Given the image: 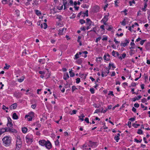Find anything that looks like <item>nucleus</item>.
I'll list each match as a JSON object with an SVG mask.
<instances>
[{
  "instance_id": "nucleus-1",
  "label": "nucleus",
  "mask_w": 150,
  "mask_h": 150,
  "mask_svg": "<svg viewBox=\"0 0 150 150\" xmlns=\"http://www.w3.org/2000/svg\"><path fill=\"white\" fill-rule=\"evenodd\" d=\"M4 144L6 146H9L11 144V138L8 136H6L2 139Z\"/></svg>"
},
{
  "instance_id": "nucleus-2",
  "label": "nucleus",
  "mask_w": 150,
  "mask_h": 150,
  "mask_svg": "<svg viewBox=\"0 0 150 150\" xmlns=\"http://www.w3.org/2000/svg\"><path fill=\"white\" fill-rule=\"evenodd\" d=\"M22 146V142L21 139L17 140L16 142V150H18Z\"/></svg>"
},
{
  "instance_id": "nucleus-3",
  "label": "nucleus",
  "mask_w": 150,
  "mask_h": 150,
  "mask_svg": "<svg viewBox=\"0 0 150 150\" xmlns=\"http://www.w3.org/2000/svg\"><path fill=\"white\" fill-rule=\"evenodd\" d=\"M45 146L47 149H50L52 147V144L49 140H47L46 141L45 143Z\"/></svg>"
},
{
  "instance_id": "nucleus-4",
  "label": "nucleus",
  "mask_w": 150,
  "mask_h": 150,
  "mask_svg": "<svg viewBox=\"0 0 150 150\" xmlns=\"http://www.w3.org/2000/svg\"><path fill=\"white\" fill-rule=\"evenodd\" d=\"M3 129L5 130V131L8 132H17L16 129L9 127H6Z\"/></svg>"
},
{
  "instance_id": "nucleus-5",
  "label": "nucleus",
  "mask_w": 150,
  "mask_h": 150,
  "mask_svg": "<svg viewBox=\"0 0 150 150\" xmlns=\"http://www.w3.org/2000/svg\"><path fill=\"white\" fill-rule=\"evenodd\" d=\"M25 141L28 144H30L33 142L32 139L28 135H27L25 137Z\"/></svg>"
},
{
  "instance_id": "nucleus-6",
  "label": "nucleus",
  "mask_w": 150,
  "mask_h": 150,
  "mask_svg": "<svg viewBox=\"0 0 150 150\" xmlns=\"http://www.w3.org/2000/svg\"><path fill=\"white\" fill-rule=\"evenodd\" d=\"M109 16V13H108L107 15H106L104 16V17L103 18L102 21H103V24L105 25H106V22L108 21V16Z\"/></svg>"
},
{
  "instance_id": "nucleus-7",
  "label": "nucleus",
  "mask_w": 150,
  "mask_h": 150,
  "mask_svg": "<svg viewBox=\"0 0 150 150\" xmlns=\"http://www.w3.org/2000/svg\"><path fill=\"white\" fill-rule=\"evenodd\" d=\"M125 42H124L123 43H121L120 46H121L125 47L126 46H127V44H128L129 42V40H127V39L125 40Z\"/></svg>"
},
{
  "instance_id": "nucleus-8",
  "label": "nucleus",
  "mask_w": 150,
  "mask_h": 150,
  "mask_svg": "<svg viewBox=\"0 0 150 150\" xmlns=\"http://www.w3.org/2000/svg\"><path fill=\"white\" fill-rule=\"evenodd\" d=\"M34 115V112H32L30 113V115L29 116V117L27 118V120L28 121H31L32 118L33 117L32 116H33Z\"/></svg>"
},
{
  "instance_id": "nucleus-9",
  "label": "nucleus",
  "mask_w": 150,
  "mask_h": 150,
  "mask_svg": "<svg viewBox=\"0 0 150 150\" xmlns=\"http://www.w3.org/2000/svg\"><path fill=\"white\" fill-rule=\"evenodd\" d=\"M46 141L45 140H41L39 141L38 143L40 145L42 146H44L45 143Z\"/></svg>"
},
{
  "instance_id": "nucleus-10",
  "label": "nucleus",
  "mask_w": 150,
  "mask_h": 150,
  "mask_svg": "<svg viewBox=\"0 0 150 150\" xmlns=\"http://www.w3.org/2000/svg\"><path fill=\"white\" fill-rule=\"evenodd\" d=\"M17 106V104L16 103H14L12 105L9 107L11 109H15L16 108Z\"/></svg>"
},
{
  "instance_id": "nucleus-11",
  "label": "nucleus",
  "mask_w": 150,
  "mask_h": 150,
  "mask_svg": "<svg viewBox=\"0 0 150 150\" xmlns=\"http://www.w3.org/2000/svg\"><path fill=\"white\" fill-rule=\"evenodd\" d=\"M69 77V74L68 72H66L64 74L63 79L65 80H67Z\"/></svg>"
},
{
  "instance_id": "nucleus-12",
  "label": "nucleus",
  "mask_w": 150,
  "mask_h": 150,
  "mask_svg": "<svg viewBox=\"0 0 150 150\" xmlns=\"http://www.w3.org/2000/svg\"><path fill=\"white\" fill-rule=\"evenodd\" d=\"M41 28H43L44 29H46L47 27V25L46 23H44L43 24H42L40 25Z\"/></svg>"
},
{
  "instance_id": "nucleus-13",
  "label": "nucleus",
  "mask_w": 150,
  "mask_h": 150,
  "mask_svg": "<svg viewBox=\"0 0 150 150\" xmlns=\"http://www.w3.org/2000/svg\"><path fill=\"white\" fill-rule=\"evenodd\" d=\"M86 23H87L89 25V26H90L91 25L92 22L91 21L90 19H89L88 18H87L86 19Z\"/></svg>"
},
{
  "instance_id": "nucleus-14",
  "label": "nucleus",
  "mask_w": 150,
  "mask_h": 150,
  "mask_svg": "<svg viewBox=\"0 0 150 150\" xmlns=\"http://www.w3.org/2000/svg\"><path fill=\"white\" fill-rule=\"evenodd\" d=\"M12 117L13 119L15 120H17L18 118V116L15 112L13 114Z\"/></svg>"
},
{
  "instance_id": "nucleus-15",
  "label": "nucleus",
  "mask_w": 150,
  "mask_h": 150,
  "mask_svg": "<svg viewBox=\"0 0 150 150\" xmlns=\"http://www.w3.org/2000/svg\"><path fill=\"white\" fill-rule=\"evenodd\" d=\"M64 29V28H62V29H59V33H58V35H63V33Z\"/></svg>"
},
{
  "instance_id": "nucleus-16",
  "label": "nucleus",
  "mask_w": 150,
  "mask_h": 150,
  "mask_svg": "<svg viewBox=\"0 0 150 150\" xmlns=\"http://www.w3.org/2000/svg\"><path fill=\"white\" fill-rule=\"evenodd\" d=\"M22 132L23 133H25L27 132V131L28 129H27V128L24 127L22 128Z\"/></svg>"
},
{
  "instance_id": "nucleus-17",
  "label": "nucleus",
  "mask_w": 150,
  "mask_h": 150,
  "mask_svg": "<svg viewBox=\"0 0 150 150\" xmlns=\"http://www.w3.org/2000/svg\"><path fill=\"white\" fill-rule=\"evenodd\" d=\"M82 13L84 14V15L83 16V17H84L85 16H86L87 17L88 16V10H86L85 13H84V12H82Z\"/></svg>"
},
{
  "instance_id": "nucleus-18",
  "label": "nucleus",
  "mask_w": 150,
  "mask_h": 150,
  "mask_svg": "<svg viewBox=\"0 0 150 150\" xmlns=\"http://www.w3.org/2000/svg\"><path fill=\"white\" fill-rule=\"evenodd\" d=\"M56 18L59 19V21H61L63 18L61 15H57Z\"/></svg>"
},
{
  "instance_id": "nucleus-19",
  "label": "nucleus",
  "mask_w": 150,
  "mask_h": 150,
  "mask_svg": "<svg viewBox=\"0 0 150 150\" xmlns=\"http://www.w3.org/2000/svg\"><path fill=\"white\" fill-rule=\"evenodd\" d=\"M45 59H40L39 60V62L40 63H42V64H44L45 63Z\"/></svg>"
},
{
  "instance_id": "nucleus-20",
  "label": "nucleus",
  "mask_w": 150,
  "mask_h": 150,
  "mask_svg": "<svg viewBox=\"0 0 150 150\" xmlns=\"http://www.w3.org/2000/svg\"><path fill=\"white\" fill-rule=\"evenodd\" d=\"M35 12L36 14L38 16H39L41 15V13L38 10H35Z\"/></svg>"
},
{
  "instance_id": "nucleus-21",
  "label": "nucleus",
  "mask_w": 150,
  "mask_h": 150,
  "mask_svg": "<svg viewBox=\"0 0 150 150\" xmlns=\"http://www.w3.org/2000/svg\"><path fill=\"white\" fill-rule=\"evenodd\" d=\"M82 62V59L81 58L77 60L76 61V63L79 64H81Z\"/></svg>"
},
{
  "instance_id": "nucleus-22",
  "label": "nucleus",
  "mask_w": 150,
  "mask_h": 150,
  "mask_svg": "<svg viewBox=\"0 0 150 150\" xmlns=\"http://www.w3.org/2000/svg\"><path fill=\"white\" fill-rule=\"evenodd\" d=\"M147 6V4L145 2L144 3V7L142 8V10L144 11H146L145 9H146V7Z\"/></svg>"
},
{
  "instance_id": "nucleus-23",
  "label": "nucleus",
  "mask_w": 150,
  "mask_h": 150,
  "mask_svg": "<svg viewBox=\"0 0 150 150\" xmlns=\"http://www.w3.org/2000/svg\"><path fill=\"white\" fill-rule=\"evenodd\" d=\"M24 79V77L22 76L21 78L18 79L17 80L18 82H21L23 81Z\"/></svg>"
},
{
  "instance_id": "nucleus-24",
  "label": "nucleus",
  "mask_w": 150,
  "mask_h": 150,
  "mask_svg": "<svg viewBox=\"0 0 150 150\" xmlns=\"http://www.w3.org/2000/svg\"><path fill=\"white\" fill-rule=\"evenodd\" d=\"M13 125V123L11 122H11H8L7 124V126L8 127H12Z\"/></svg>"
},
{
  "instance_id": "nucleus-25",
  "label": "nucleus",
  "mask_w": 150,
  "mask_h": 150,
  "mask_svg": "<svg viewBox=\"0 0 150 150\" xmlns=\"http://www.w3.org/2000/svg\"><path fill=\"white\" fill-rule=\"evenodd\" d=\"M116 57H117L118 58L120 59V60H122V58L121 56H120V54L118 52H116Z\"/></svg>"
},
{
  "instance_id": "nucleus-26",
  "label": "nucleus",
  "mask_w": 150,
  "mask_h": 150,
  "mask_svg": "<svg viewBox=\"0 0 150 150\" xmlns=\"http://www.w3.org/2000/svg\"><path fill=\"white\" fill-rule=\"evenodd\" d=\"M62 86L61 85H59V88H60V90L62 92L64 93L65 91V88H62Z\"/></svg>"
},
{
  "instance_id": "nucleus-27",
  "label": "nucleus",
  "mask_w": 150,
  "mask_h": 150,
  "mask_svg": "<svg viewBox=\"0 0 150 150\" xmlns=\"http://www.w3.org/2000/svg\"><path fill=\"white\" fill-rule=\"evenodd\" d=\"M132 126L134 127L135 128H137L138 126H140V125L139 124H136L135 123H134L132 124Z\"/></svg>"
},
{
  "instance_id": "nucleus-28",
  "label": "nucleus",
  "mask_w": 150,
  "mask_h": 150,
  "mask_svg": "<svg viewBox=\"0 0 150 150\" xmlns=\"http://www.w3.org/2000/svg\"><path fill=\"white\" fill-rule=\"evenodd\" d=\"M114 139L117 142H118L120 139V138L118 136H115L114 137Z\"/></svg>"
},
{
  "instance_id": "nucleus-29",
  "label": "nucleus",
  "mask_w": 150,
  "mask_h": 150,
  "mask_svg": "<svg viewBox=\"0 0 150 150\" xmlns=\"http://www.w3.org/2000/svg\"><path fill=\"white\" fill-rule=\"evenodd\" d=\"M129 3L130 6H132V4H136L134 0H132V1H129Z\"/></svg>"
},
{
  "instance_id": "nucleus-30",
  "label": "nucleus",
  "mask_w": 150,
  "mask_h": 150,
  "mask_svg": "<svg viewBox=\"0 0 150 150\" xmlns=\"http://www.w3.org/2000/svg\"><path fill=\"white\" fill-rule=\"evenodd\" d=\"M15 12L16 13V15H17V16H19L20 15V11L19 10H17L15 11Z\"/></svg>"
},
{
  "instance_id": "nucleus-31",
  "label": "nucleus",
  "mask_w": 150,
  "mask_h": 150,
  "mask_svg": "<svg viewBox=\"0 0 150 150\" xmlns=\"http://www.w3.org/2000/svg\"><path fill=\"white\" fill-rule=\"evenodd\" d=\"M74 59H78L79 57V55L78 53H77L74 56Z\"/></svg>"
},
{
  "instance_id": "nucleus-32",
  "label": "nucleus",
  "mask_w": 150,
  "mask_h": 150,
  "mask_svg": "<svg viewBox=\"0 0 150 150\" xmlns=\"http://www.w3.org/2000/svg\"><path fill=\"white\" fill-rule=\"evenodd\" d=\"M69 73L70 74V76L71 77H74L75 75L74 73L72 72L71 71H69Z\"/></svg>"
},
{
  "instance_id": "nucleus-33",
  "label": "nucleus",
  "mask_w": 150,
  "mask_h": 150,
  "mask_svg": "<svg viewBox=\"0 0 150 150\" xmlns=\"http://www.w3.org/2000/svg\"><path fill=\"white\" fill-rule=\"evenodd\" d=\"M6 66L4 67V69H8V68L10 67V66L9 65H8V64L6 63L5 64Z\"/></svg>"
},
{
  "instance_id": "nucleus-34",
  "label": "nucleus",
  "mask_w": 150,
  "mask_h": 150,
  "mask_svg": "<svg viewBox=\"0 0 150 150\" xmlns=\"http://www.w3.org/2000/svg\"><path fill=\"white\" fill-rule=\"evenodd\" d=\"M22 94L21 93L18 92V93H16V97H21L22 96Z\"/></svg>"
},
{
  "instance_id": "nucleus-35",
  "label": "nucleus",
  "mask_w": 150,
  "mask_h": 150,
  "mask_svg": "<svg viewBox=\"0 0 150 150\" xmlns=\"http://www.w3.org/2000/svg\"><path fill=\"white\" fill-rule=\"evenodd\" d=\"M137 133L139 134H143L142 130L141 129H139L138 130Z\"/></svg>"
},
{
  "instance_id": "nucleus-36",
  "label": "nucleus",
  "mask_w": 150,
  "mask_h": 150,
  "mask_svg": "<svg viewBox=\"0 0 150 150\" xmlns=\"http://www.w3.org/2000/svg\"><path fill=\"white\" fill-rule=\"evenodd\" d=\"M89 142L90 146H94V145H95V142H92L91 141H90Z\"/></svg>"
},
{
  "instance_id": "nucleus-37",
  "label": "nucleus",
  "mask_w": 150,
  "mask_h": 150,
  "mask_svg": "<svg viewBox=\"0 0 150 150\" xmlns=\"http://www.w3.org/2000/svg\"><path fill=\"white\" fill-rule=\"evenodd\" d=\"M121 24L125 26L126 25V22H125V19H124L122 21V22H121Z\"/></svg>"
},
{
  "instance_id": "nucleus-38",
  "label": "nucleus",
  "mask_w": 150,
  "mask_h": 150,
  "mask_svg": "<svg viewBox=\"0 0 150 150\" xmlns=\"http://www.w3.org/2000/svg\"><path fill=\"white\" fill-rule=\"evenodd\" d=\"M79 22L82 25L83 24L86 23L85 21L83 20V19L80 20L79 21Z\"/></svg>"
},
{
  "instance_id": "nucleus-39",
  "label": "nucleus",
  "mask_w": 150,
  "mask_h": 150,
  "mask_svg": "<svg viewBox=\"0 0 150 150\" xmlns=\"http://www.w3.org/2000/svg\"><path fill=\"white\" fill-rule=\"evenodd\" d=\"M77 88H76V87L75 86H73L72 87V91L73 92L75 90L77 89Z\"/></svg>"
},
{
  "instance_id": "nucleus-40",
  "label": "nucleus",
  "mask_w": 150,
  "mask_h": 150,
  "mask_svg": "<svg viewBox=\"0 0 150 150\" xmlns=\"http://www.w3.org/2000/svg\"><path fill=\"white\" fill-rule=\"evenodd\" d=\"M2 3L4 4H6L8 2L7 0H2L1 1Z\"/></svg>"
},
{
  "instance_id": "nucleus-41",
  "label": "nucleus",
  "mask_w": 150,
  "mask_h": 150,
  "mask_svg": "<svg viewBox=\"0 0 150 150\" xmlns=\"http://www.w3.org/2000/svg\"><path fill=\"white\" fill-rule=\"evenodd\" d=\"M134 142H136L137 143H140L141 142L142 140V139H141L140 140H139L138 139H137L135 138L134 139Z\"/></svg>"
},
{
  "instance_id": "nucleus-42",
  "label": "nucleus",
  "mask_w": 150,
  "mask_h": 150,
  "mask_svg": "<svg viewBox=\"0 0 150 150\" xmlns=\"http://www.w3.org/2000/svg\"><path fill=\"white\" fill-rule=\"evenodd\" d=\"M101 38L100 37H98V38H97L96 39L95 42L96 43H97L98 41L100 40L101 39Z\"/></svg>"
},
{
  "instance_id": "nucleus-43",
  "label": "nucleus",
  "mask_w": 150,
  "mask_h": 150,
  "mask_svg": "<svg viewBox=\"0 0 150 150\" xmlns=\"http://www.w3.org/2000/svg\"><path fill=\"white\" fill-rule=\"evenodd\" d=\"M90 91L92 94H93L94 93V89L93 88H91L90 90Z\"/></svg>"
},
{
  "instance_id": "nucleus-44",
  "label": "nucleus",
  "mask_w": 150,
  "mask_h": 150,
  "mask_svg": "<svg viewBox=\"0 0 150 150\" xmlns=\"http://www.w3.org/2000/svg\"><path fill=\"white\" fill-rule=\"evenodd\" d=\"M55 144L56 146H58L59 145V142L58 139L55 142Z\"/></svg>"
},
{
  "instance_id": "nucleus-45",
  "label": "nucleus",
  "mask_w": 150,
  "mask_h": 150,
  "mask_svg": "<svg viewBox=\"0 0 150 150\" xmlns=\"http://www.w3.org/2000/svg\"><path fill=\"white\" fill-rule=\"evenodd\" d=\"M76 83H79L80 81V79L79 78H77L76 79Z\"/></svg>"
},
{
  "instance_id": "nucleus-46",
  "label": "nucleus",
  "mask_w": 150,
  "mask_h": 150,
  "mask_svg": "<svg viewBox=\"0 0 150 150\" xmlns=\"http://www.w3.org/2000/svg\"><path fill=\"white\" fill-rule=\"evenodd\" d=\"M146 40H142L140 42V44L141 45H143L144 43V42H145L146 41Z\"/></svg>"
},
{
  "instance_id": "nucleus-47",
  "label": "nucleus",
  "mask_w": 150,
  "mask_h": 150,
  "mask_svg": "<svg viewBox=\"0 0 150 150\" xmlns=\"http://www.w3.org/2000/svg\"><path fill=\"white\" fill-rule=\"evenodd\" d=\"M134 50H131L129 52V54L131 56H132L134 53Z\"/></svg>"
},
{
  "instance_id": "nucleus-48",
  "label": "nucleus",
  "mask_w": 150,
  "mask_h": 150,
  "mask_svg": "<svg viewBox=\"0 0 150 150\" xmlns=\"http://www.w3.org/2000/svg\"><path fill=\"white\" fill-rule=\"evenodd\" d=\"M147 100L145 98H143L142 99V102L143 103H144L146 102Z\"/></svg>"
},
{
  "instance_id": "nucleus-49",
  "label": "nucleus",
  "mask_w": 150,
  "mask_h": 150,
  "mask_svg": "<svg viewBox=\"0 0 150 150\" xmlns=\"http://www.w3.org/2000/svg\"><path fill=\"white\" fill-rule=\"evenodd\" d=\"M76 16V15L74 13L73 14L72 16L70 17V19H74Z\"/></svg>"
},
{
  "instance_id": "nucleus-50",
  "label": "nucleus",
  "mask_w": 150,
  "mask_h": 150,
  "mask_svg": "<svg viewBox=\"0 0 150 150\" xmlns=\"http://www.w3.org/2000/svg\"><path fill=\"white\" fill-rule=\"evenodd\" d=\"M63 1V5H67V0H62Z\"/></svg>"
},
{
  "instance_id": "nucleus-51",
  "label": "nucleus",
  "mask_w": 150,
  "mask_h": 150,
  "mask_svg": "<svg viewBox=\"0 0 150 150\" xmlns=\"http://www.w3.org/2000/svg\"><path fill=\"white\" fill-rule=\"evenodd\" d=\"M127 125L129 127V128L131 127V122L130 121H129L127 123Z\"/></svg>"
},
{
  "instance_id": "nucleus-52",
  "label": "nucleus",
  "mask_w": 150,
  "mask_h": 150,
  "mask_svg": "<svg viewBox=\"0 0 150 150\" xmlns=\"http://www.w3.org/2000/svg\"><path fill=\"white\" fill-rule=\"evenodd\" d=\"M109 64H110V66L112 68H115L116 67L114 65V64H113V63H110Z\"/></svg>"
},
{
  "instance_id": "nucleus-53",
  "label": "nucleus",
  "mask_w": 150,
  "mask_h": 150,
  "mask_svg": "<svg viewBox=\"0 0 150 150\" xmlns=\"http://www.w3.org/2000/svg\"><path fill=\"white\" fill-rule=\"evenodd\" d=\"M1 129V130H0V135L3 134L4 132H6V131H5V130L3 129Z\"/></svg>"
},
{
  "instance_id": "nucleus-54",
  "label": "nucleus",
  "mask_w": 150,
  "mask_h": 150,
  "mask_svg": "<svg viewBox=\"0 0 150 150\" xmlns=\"http://www.w3.org/2000/svg\"><path fill=\"white\" fill-rule=\"evenodd\" d=\"M93 106H94V107L96 108H99L100 105V106H99V105H98L97 104H94L93 105Z\"/></svg>"
},
{
  "instance_id": "nucleus-55",
  "label": "nucleus",
  "mask_w": 150,
  "mask_h": 150,
  "mask_svg": "<svg viewBox=\"0 0 150 150\" xmlns=\"http://www.w3.org/2000/svg\"><path fill=\"white\" fill-rule=\"evenodd\" d=\"M134 106L135 108H138L139 107V105L138 103H135L134 104Z\"/></svg>"
},
{
  "instance_id": "nucleus-56",
  "label": "nucleus",
  "mask_w": 150,
  "mask_h": 150,
  "mask_svg": "<svg viewBox=\"0 0 150 150\" xmlns=\"http://www.w3.org/2000/svg\"><path fill=\"white\" fill-rule=\"evenodd\" d=\"M116 52L114 50H113L112 52V55L113 56L116 57V56L115 55V54L116 53Z\"/></svg>"
},
{
  "instance_id": "nucleus-57",
  "label": "nucleus",
  "mask_w": 150,
  "mask_h": 150,
  "mask_svg": "<svg viewBox=\"0 0 150 150\" xmlns=\"http://www.w3.org/2000/svg\"><path fill=\"white\" fill-rule=\"evenodd\" d=\"M77 112V110H73L72 111V113L71 114L72 115V114H76V112Z\"/></svg>"
},
{
  "instance_id": "nucleus-58",
  "label": "nucleus",
  "mask_w": 150,
  "mask_h": 150,
  "mask_svg": "<svg viewBox=\"0 0 150 150\" xmlns=\"http://www.w3.org/2000/svg\"><path fill=\"white\" fill-rule=\"evenodd\" d=\"M63 6L62 5L61 6H58L57 8L59 10H62L63 9Z\"/></svg>"
},
{
  "instance_id": "nucleus-59",
  "label": "nucleus",
  "mask_w": 150,
  "mask_h": 150,
  "mask_svg": "<svg viewBox=\"0 0 150 150\" xmlns=\"http://www.w3.org/2000/svg\"><path fill=\"white\" fill-rule=\"evenodd\" d=\"M132 101H133L134 102L136 100H139V99H138V98L136 97L132 98Z\"/></svg>"
},
{
  "instance_id": "nucleus-60",
  "label": "nucleus",
  "mask_w": 150,
  "mask_h": 150,
  "mask_svg": "<svg viewBox=\"0 0 150 150\" xmlns=\"http://www.w3.org/2000/svg\"><path fill=\"white\" fill-rule=\"evenodd\" d=\"M84 120L86 121L87 123H89V122L88 120V118L86 117L85 119Z\"/></svg>"
},
{
  "instance_id": "nucleus-61",
  "label": "nucleus",
  "mask_w": 150,
  "mask_h": 150,
  "mask_svg": "<svg viewBox=\"0 0 150 150\" xmlns=\"http://www.w3.org/2000/svg\"><path fill=\"white\" fill-rule=\"evenodd\" d=\"M108 95H111L112 96H114V95L113 93V92L112 91H110Z\"/></svg>"
},
{
  "instance_id": "nucleus-62",
  "label": "nucleus",
  "mask_w": 150,
  "mask_h": 150,
  "mask_svg": "<svg viewBox=\"0 0 150 150\" xmlns=\"http://www.w3.org/2000/svg\"><path fill=\"white\" fill-rule=\"evenodd\" d=\"M111 68V66L110 65V64H109V66H108V67H106V69L107 70H109Z\"/></svg>"
},
{
  "instance_id": "nucleus-63",
  "label": "nucleus",
  "mask_w": 150,
  "mask_h": 150,
  "mask_svg": "<svg viewBox=\"0 0 150 150\" xmlns=\"http://www.w3.org/2000/svg\"><path fill=\"white\" fill-rule=\"evenodd\" d=\"M126 56V54L125 53H124L122 54L121 57H122V59L124 58Z\"/></svg>"
},
{
  "instance_id": "nucleus-64",
  "label": "nucleus",
  "mask_w": 150,
  "mask_h": 150,
  "mask_svg": "<svg viewBox=\"0 0 150 150\" xmlns=\"http://www.w3.org/2000/svg\"><path fill=\"white\" fill-rule=\"evenodd\" d=\"M39 73L41 75H44L45 74V72L44 71H39Z\"/></svg>"
}]
</instances>
